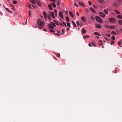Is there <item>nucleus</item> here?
I'll list each match as a JSON object with an SVG mask.
<instances>
[{
  "mask_svg": "<svg viewBox=\"0 0 122 122\" xmlns=\"http://www.w3.org/2000/svg\"><path fill=\"white\" fill-rule=\"evenodd\" d=\"M37 22L39 26V28L40 29H42L45 25L44 22L42 21V20L40 19H38Z\"/></svg>",
  "mask_w": 122,
  "mask_h": 122,
  "instance_id": "f257e3e1",
  "label": "nucleus"
},
{
  "mask_svg": "<svg viewBox=\"0 0 122 122\" xmlns=\"http://www.w3.org/2000/svg\"><path fill=\"white\" fill-rule=\"evenodd\" d=\"M43 13L44 16V18L46 20H51V18L50 15L48 14H46L45 12H44Z\"/></svg>",
  "mask_w": 122,
  "mask_h": 122,
  "instance_id": "f03ea898",
  "label": "nucleus"
},
{
  "mask_svg": "<svg viewBox=\"0 0 122 122\" xmlns=\"http://www.w3.org/2000/svg\"><path fill=\"white\" fill-rule=\"evenodd\" d=\"M56 26V25L54 23L51 22L50 24H49L48 25V27L51 29H53L54 27Z\"/></svg>",
  "mask_w": 122,
  "mask_h": 122,
  "instance_id": "7ed1b4c3",
  "label": "nucleus"
},
{
  "mask_svg": "<svg viewBox=\"0 0 122 122\" xmlns=\"http://www.w3.org/2000/svg\"><path fill=\"white\" fill-rule=\"evenodd\" d=\"M96 19L98 21L101 23L103 22L102 19L98 16H97L96 17Z\"/></svg>",
  "mask_w": 122,
  "mask_h": 122,
  "instance_id": "20e7f679",
  "label": "nucleus"
},
{
  "mask_svg": "<svg viewBox=\"0 0 122 122\" xmlns=\"http://www.w3.org/2000/svg\"><path fill=\"white\" fill-rule=\"evenodd\" d=\"M109 21L112 23H114L115 22V19L113 18L112 17L109 19Z\"/></svg>",
  "mask_w": 122,
  "mask_h": 122,
  "instance_id": "39448f33",
  "label": "nucleus"
},
{
  "mask_svg": "<svg viewBox=\"0 0 122 122\" xmlns=\"http://www.w3.org/2000/svg\"><path fill=\"white\" fill-rule=\"evenodd\" d=\"M99 14L100 16L102 17H105V15L104 13H103L101 12H99Z\"/></svg>",
  "mask_w": 122,
  "mask_h": 122,
  "instance_id": "423d86ee",
  "label": "nucleus"
},
{
  "mask_svg": "<svg viewBox=\"0 0 122 122\" xmlns=\"http://www.w3.org/2000/svg\"><path fill=\"white\" fill-rule=\"evenodd\" d=\"M51 16L53 18H55L54 13L51 12H49Z\"/></svg>",
  "mask_w": 122,
  "mask_h": 122,
  "instance_id": "0eeeda50",
  "label": "nucleus"
},
{
  "mask_svg": "<svg viewBox=\"0 0 122 122\" xmlns=\"http://www.w3.org/2000/svg\"><path fill=\"white\" fill-rule=\"evenodd\" d=\"M102 40H100L98 42V45L100 46H102L103 44L102 43Z\"/></svg>",
  "mask_w": 122,
  "mask_h": 122,
  "instance_id": "6e6552de",
  "label": "nucleus"
},
{
  "mask_svg": "<svg viewBox=\"0 0 122 122\" xmlns=\"http://www.w3.org/2000/svg\"><path fill=\"white\" fill-rule=\"evenodd\" d=\"M59 15L61 18H63V13L61 11L59 13Z\"/></svg>",
  "mask_w": 122,
  "mask_h": 122,
  "instance_id": "1a4fd4ad",
  "label": "nucleus"
},
{
  "mask_svg": "<svg viewBox=\"0 0 122 122\" xmlns=\"http://www.w3.org/2000/svg\"><path fill=\"white\" fill-rule=\"evenodd\" d=\"M36 2L37 3L38 5L40 6H41V4L40 1L38 0H36Z\"/></svg>",
  "mask_w": 122,
  "mask_h": 122,
  "instance_id": "9d476101",
  "label": "nucleus"
},
{
  "mask_svg": "<svg viewBox=\"0 0 122 122\" xmlns=\"http://www.w3.org/2000/svg\"><path fill=\"white\" fill-rule=\"evenodd\" d=\"M117 1L119 5H121L122 4V0H117Z\"/></svg>",
  "mask_w": 122,
  "mask_h": 122,
  "instance_id": "9b49d317",
  "label": "nucleus"
},
{
  "mask_svg": "<svg viewBox=\"0 0 122 122\" xmlns=\"http://www.w3.org/2000/svg\"><path fill=\"white\" fill-rule=\"evenodd\" d=\"M96 27L98 28H101V26L100 25L98 24H96Z\"/></svg>",
  "mask_w": 122,
  "mask_h": 122,
  "instance_id": "f8f14e48",
  "label": "nucleus"
},
{
  "mask_svg": "<svg viewBox=\"0 0 122 122\" xmlns=\"http://www.w3.org/2000/svg\"><path fill=\"white\" fill-rule=\"evenodd\" d=\"M90 10L92 12L95 13V11L94 9L92 8H89Z\"/></svg>",
  "mask_w": 122,
  "mask_h": 122,
  "instance_id": "ddd939ff",
  "label": "nucleus"
},
{
  "mask_svg": "<svg viewBox=\"0 0 122 122\" xmlns=\"http://www.w3.org/2000/svg\"><path fill=\"white\" fill-rule=\"evenodd\" d=\"M86 32V30L84 29V28H82V34L85 33Z\"/></svg>",
  "mask_w": 122,
  "mask_h": 122,
  "instance_id": "4468645a",
  "label": "nucleus"
},
{
  "mask_svg": "<svg viewBox=\"0 0 122 122\" xmlns=\"http://www.w3.org/2000/svg\"><path fill=\"white\" fill-rule=\"evenodd\" d=\"M122 43V41H119L118 43V45L119 46H120L121 47H122V46H121L120 44Z\"/></svg>",
  "mask_w": 122,
  "mask_h": 122,
  "instance_id": "2eb2a0df",
  "label": "nucleus"
},
{
  "mask_svg": "<svg viewBox=\"0 0 122 122\" xmlns=\"http://www.w3.org/2000/svg\"><path fill=\"white\" fill-rule=\"evenodd\" d=\"M114 11L117 14H120V12H119L118 11L116 10H115Z\"/></svg>",
  "mask_w": 122,
  "mask_h": 122,
  "instance_id": "dca6fc26",
  "label": "nucleus"
},
{
  "mask_svg": "<svg viewBox=\"0 0 122 122\" xmlns=\"http://www.w3.org/2000/svg\"><path fill=\"white\" fill-rule=\"evenodd\" d=\"M81 20L84 22H85L86 21V19L84 17H82L81 18Z\"/></svg>",
  "mask_w": 122,
  "mask_h": 122,
  "instance_id": "f3484780",
  "label": "nucleus"
},
{
  "mask_svg": "<svg viewBox=\"0 0 122 122\" xmlns=\"http://www.w3.org/2000/svg\"><path fill=\"white\" fill-rule=\"evenodd\" d=\"M30 1L33 4H35L36 2L35 0H30Z\"/></svg>",
  "mask_w": 122,
  "mask_h": 122,
  "instance_id": "a211bd4d",
  "label": "nucleus"
},
{
  "mask_svg": "<svg viewBox=\"0 0 122 122\" xmlns=\"http://www.w3.org/2000/svg\"><path fill=\"white\" fill-rule=\"evenodd\" d=\"M94 34L95 35H98L99 36H100V35L97 32H95L94 33Z\"/></svg>",
  "mask_w": 122,
  "mask_h": 122,
  "instance_id": "6ab92c4d",
  "label": "nucleus"
},
{
  "mask_svg": "<svg viewBox=\"0 0 122 122\" xmlns=\"http://www.w3.org/2000/svg\"><path fill=\"white\" fill-rule=\"evenodd\" d=\"M110 29H114L115 28V26L114 25H112L110 26Z\"/></svg>",
  "mask_w": 122,
  "mask_h": 122,
  "instance_id": "aec40b11",
  "label": "nucleus"
},
{
  "mask_svg": "<svg viewBox=\"0 0 122 122\" xmlns=\"http://www.w3.org/2000/svg\"><path fill=\"white\" fill-rule=\"evenodd\" d=\"M117 17L120 19H122V15H118L117 16Z\"/></svg>",
  "mask_w": 122,
  "mask_h": 122,
  "instance_id": "412c9836",
  "label": "nucleus"
},
{
  "mask_svg": "<svg viewBox=\"0 0 122 122\" xmlns=\"http://www.w3.org/2000/svg\"><path fill=\"white\" fill-rule=\"evenodd\" d=\"M72 23L74 25V27H76V28L77 27V26L76 24V23L74 22L73 21H72Z\"/></svg>",
  "mask_w": 122,
  "mask_h": 122,
  "instance_id": "4be33fe9",
  "label": "nucleus"
},
{
  "mask_svg": "<svg viewBox=\"0 0 122 122\" xmlns=\"http://www.w3.org/2000/svg\"><path fill=\"white\" fill-rule=\"evenodd\" d=\"M61 3V2L60 0H58L57 3V5L59 6L60 5V4Z\"/></svg>",
  "mask_w": 122,
  "mask_h": 122,
  "instance_id": "5701e85b",
  "label": "nucleus"
},
{
  "mask_svg": "<svg viewBox=\"0 0 122 122\" xmlns=\"http://www.w3.org/2000/svg\"><path fill=\"white\" fill-rule=\"evenodd\" d=\"M118 22L121 25L122 24V20H118Z\"/></svg>",
  "mask_w": 122,
  "mask_h": 122,
  "instance_id": "b1692460",
  "label": "nucleus"
},
{
  "mask_svg": "<svg viewBox=\"0 0 122 122\" xmlns=\"http://www.w3.org/2000/svg\"><path fill=\"white\" fill-rule=\"evenodd\" d=\"M51 4L52 5V6L54 7H56V5L53 2L51 3Z\"/></svg>",
  "mask_w": 122,
  "mask_h": 122,
  "instance_id": "393cba45",
  "label": "nucleus"
},
{
  "mask_svg": "<svg viewBox=\"0 0 122 122\" xmlns=\"http://www.w3.org/2000/svg\"><path fill=\"white\" fill-rule=\"evenodd\" d=\"M91 44L93 46H96V44L95 43L92 42H91Z\"/></svg>",
  "mask_w": 122,
  "mask_h": 122,
  "instance_id": "a878e982",
  "label": "nucleus"
},
{
  "mask_svg": "<svg viewBox=\"0 0 122 122\" xmlns=\"http://www.w3.org/2000/svg\"><path fill=\"white\" fill-rule=\"evenodd\" d=\"M69 14H70V15L73 18V15L72 13H71V11L69 12Z\"/></svg>",
  "mask_w": 122,
  "mask_h": 122,
  "instance_id": "bb28decb",
  "label": "nucleus"
},
{
  "mask_svg": "<svg viewBox=\"0 0 122 122\" xmlns=\"http://www.w3.org/2000/svg\"><path fill=\"white\" fill-rule=\"evenodd\" d=\"M5 10H6L7 11H8L9 12H10V13L11 12V11L10 10L7 8H6Z\"/></svg>",
  "mask_w": 122,
  "mask_h": 122,
  "instance_id": "cd10ccee",
  "label": "nucleus"
},
{
  "mask_svg": "<svg viewBox=\"0 0 122 122\" xmlns=\"http://www.w3.org/2000/svg\"><path fill=\"white\" fill-rule=\"evenodd\" d=\"M111 39L113 40H115V37L114 36H112L111 37Z\"/></svg>",
  "mask_w": 122,
  "mask_h": 122,
  "instance_id": "c85d7f7f",
  "label": "nucleus"
},
{
  "mask_svg": "<svg viewBox=\"0 0 122 122\" xmlns=\"http://www.w3.org/2000/svg\"><path fill=\"white\" fill-rule=\"evenodd\" d=\"M89 37V36L88 35L86 36H84L83 37V38H88Z\"/></svg>",
  "mask_w": 122,
  "mask_h": 122,
  "instance_id": "c756f323",
  "label": "nucleus"
},
{
  "mask_svg": "<svg viewBox=\"0 0 122 122\" xmlns=\"http://www.w3.org/2000/svg\"><path fill=\"white\" fill-rule=\"evenodd\" d=\"M48 7H49V9H50V10H52V7H51V5H49V6H48Z\"/></svg>",
  "mask_w": 122,
  "mask_h": 122,
  "instance_id": "7c9ffc66",
  "label": "nucleus"
},
{
  "mask_svg": "<svg viewBox=\"0 0 122 122\" xmlns=\"http://www.w3.org/2000/svg\"><path fill=\"white\" fill-rule=\"evenodd\" d=\"M113 4L114 6L115 7H117V4L115 2H114V3H113Z\"/></svg>",
  "mask_w": 122,
  "mask_h": 122,
  "instance_id": "2f4dec72",
  "label": "nucleus"
},
{
  "mask_svg": "<svg viewBox=\"0 0 122 122\" xmlns=\"http://www.w3.org/2000/svg\"><path fill=\"white\" fill-rule=\"evenodd\" d=\"M104 12L106 13V14H108V12L107 10L106 9H104Z\"/></svg>",
  "mask_w": 122,
  "mask_h": 122,
  "instance_id": "473e14b6",
  "label": "nucleus"
},
{
  "mask_svg": "<svg viewBox=\"0 0 122 122\" xmlns=\"http://www.w3.org/2000/svg\"><path fill=\"white\" fill-rule=\"evenodd\" d=\"M79 4L80 5H81V6H85L84 5H83V3H81V2L79 3Z\"/></svg>",
  "mask_w": 122,
  "mask_h": 122,
  "instance_id": "72a5a7b5",
  "label": "nucleus"
},
{
  "mask_svg": "<svg viewBox=\"0 0 122 122\" xmlns=\"http://www.w3.org/2000/svg\"><path fill=\"white\" fill-rule=\"evenodd\" d=\"M54 12L56 16L57 15V11L56 10H55Z\"/></svg>",
  "mask_w": 122,
  "mask_h": 122,
  "instance_id": "f704fd0d",
  "label": "nucleus"
},
{
  "mask_svg": "<svg viewBox=\"0 0 122 122\" xmlns=\"http://www.w3.org/2000/svg\"><path fill=\"white\" fill-rule=\"evenodd\" d=\"M76 23L77 24L78 26H79L80 25L79 22L77 21H76Z\"/></svg>",
  "mask_w": 122,
  "mask_h": 122,
  "instance_id": "c9c22d12",
  "label": "nucleus"
},
{
  "mask_svg": "<svg viewBox=\"0 0 122 122\" xmlns=\"http://www.w3.org/2000/svg\"><path fill=\"white\" fill-rule=\"evenodd\" d=\"M110 26H109L107 25H106V27L107 29H110Z\"/></svg>",
  "mask_w": 122,
  "mask_h": 122,
  "instance_id": "e433bc0d",
  "label": "nucleus"
},
{
  "mask_svg": "<svg viewBox=\"0 0 122 122\" xmlns=\"http://www.w3.org/2000/svg\"><path fill=\"white\" fill-rule=\"evenodd\" d=\"M56 55L57 57H59L60 56V55L58 53H57L56 54Z\"/></svg>",
  "mask_w": 122,
  "mask_h": 122,
  "instance_id": "4c0bfd02",
  "label": "nucleus"
},
{
  "mask_svg": "<svg viewBox=\"0 0 122 122\" xmlns=\"http://www.w3.org/2000/svg\"><path fill=\"white\" fill-rule=\"evenodd\" d=\"M116 33L114 31H112L111 32V34L113 35H115Z\"/></svg>",
  "mask_w": 122,
  "mask_h": 122,
  "instance_id": "58836bf2",
  "label": "nucleus"
},
{
  "mask_svg": "<svg viewBox=\"0 0 122 122\" xmlns=\"http://www.w3.org/2000/svg\"><path fill=\"white\" fill-rule=\"evenodd\" d=\"M106 36L109 37H110L111 36V35L109 34H106Z\"/></svg>",
  "mask_w": 122,
  "mask_h": 122,
  "instance_id": "ea45409f",
  "label": "nucleus"
},
{
  "mask_svg": "<svg viewBox=\"0 0 122 122\" xmlns=\"http://www.w3.org/2000/svg\"><path fill=\"white\" fill-rule=\"evenodd\" d=\"M13 3L14 4H16L17 3V1L16 0H14L13 2Z\"/></svg>",
  "mask_w": 122,
  "mask_h": 122,
  "instance_id": "a19ab883",
  "label": "nucleus"
},
{
  "mask_svg": "<svg viewBox=\"0 0 122 122\" xmlns=\"http://www.w3.org/2000/svg\"><path fill=\"white\" fill-rule=\"evenodd\" d=\"M115 42V41H112V42L111 43V45H112Z\"/></svg>",
  "mask_w": 122,
  "mask_h": 122,
  "instance_id": "79ce46f5",
  "label": "nucleus"
},
{
  "mask_svg": "<svg viewBox=\"0 0 122 122\" xmlns=\"http://www.w3.org/2000/svg\"><path fill=\"white\" fill-rule=\"evenodd\" d=\"M88 3H89V4L90 5H91L92 4V3L90 1H88Z\"/></svg>",
  "mask_w": 122,
  "mask_h": 122,
  "instance_id": "37998d69",
  "label": "nucleus"
},
{
  "mask_svg": "<svg viewBox=\"0 0 122 122\" xmlns=\"http://www.w3.org/2000/svg\"><path fill=\"white\" fill-rule=\"evenodd\" d=\"M74 5L76 6V7H78V6L76 3H74Z\"/></svg>",
  "mask_w": 122,
  "mask_h": 122,
  "instance_id": "c03bdc74",
  "label": "nucleus"
},
{
  "mask_svg": "<svg viewBox=\"0 0 122 122\" xmlns=\"http://www.w3.org/2000/svg\"><path fill=\"white\" fill-rule=\"evenodd\" d=\"M99 2L101 3L103 1V0H98Z\"/></svg>",
  "mask_w": 122,
  "mask_h": 122,
  "instance_id": "a18cd8bd",
  "label": "nucleus"
},
{
  "mask_svg": "<svg viewBox=\"0 0 122 122\" xmlns=\"http://www.w3.org/2000/svg\"><path fill=\"white\" fill-rule=\"evenodd\" d=\"M66 20L68 22L69 21V18L68 17H66Z\"/></svg>",
  "mask_w": 122,
  "mask_h": 122,
  "instance_id": "49530a36",
  "label": "nucleus"
},
{
  "mask_svg": "<svg viewBox=\"0 0 122 122\" xmlns=\"http://www.w3.org/2000/svg\"><path fill=\"white\" fill-rule=\"evenodd\" d=\"M105 38L107 40V41H108L109 40V39L107 37H105Z\"/></svg>",
  "mask_w": 122,
  "mask_h": 122,
  "instance_id": "de8ad7c7",
  "label": "nucleus"
},
{
  "mask_svg": "<svg viewBox=\"0 0 122 122\" xmlns=\"http://www.w3.org/2000/svg\"><path fill=\"white\" fill-rule=\"evenodd\" d=\"M50 31L51 32H54V30H50Z\"/></svg>",
  "mask_w": 122,
  "mask_h": 122,
  "instance_id": "09e8293b",
  "label": "nucleus"
},
{
  "mask_svg": "<svg viewBox=\"0 0 122 122\" xmlns=\"http://www.w3.org/2000/svg\"><path fill=\"white\" fill-rule=\"evenodd\" d=\"M62 32L63 33H61V35H62L64 33V30L63 29H62Z\"/></svg>",
  "mask_w": 122,
  "mask_h": 122,
  "instance_id": "8fccbe9b",
  "label": "nucleus"
},
{
  "mask_svg": "<svg viewBox=\"0 0 122 122\" xmlns=\"http://www.w3.org/2000/svg\"><path fill=\"white\" fill-rule=\"evenodd\" d=\"M63 24L65 26H66V23L64 22H63Z\"/></svg>",
  "mask_w": 122,
  "mask_h": 122,
  "instance_id": "3c124183",
  "label": "nucleus"
},
{
  "mask_svg": "<svg viewBox=\"0 0 122 122\" xmlns=\"http://www.w3.org/2000/svg\"><path fill=\"white\" fill-rule=\"evenodd\" d=\"M88 10L87 9H86L85 10V11L87 13H88Z\"/></svg>",
  "mask_w": 122,
  "mask_h": 122,
  "instance_id": "603ef678",
  "label": "nucleus"
},
{
  "mask_svg": "<svg viewBox=\"0 0 122 122\" xmlns=\"http://www.w3.org/2000/svg\"><path fill=\"white\" fill-rule=\"evenodd\" d=\"M57 25H59V24L57 22H56L55 23Z\"/></svg>",
  "mask_w": 122,
  "mask_h": 122,
  "instance_id": "864d4df0",
  "label": "nucleus"
},
{
  "mask_svg": "<svg viewBox=\"0 0 122 122\" xmlns=\"http://www.w3.org/2000/svg\"><path fill=\"white\" fill-rule=\"evenodd\" d=\"M10 6H12L13 7V8H14V7H13V5L12 4H10Z\"/></svg>",
  "mask_w": 122,
  "mask_h": 122,
  "instance_id": "5fc2aeb1",
  "label": "nucleus"
},
{
  "mask_svg": "<svg viewBox=\"0 0 122 122\" xmlns=\"http://www.w3.org/2000/svg\"><path fill=\"white\" fill-rule=\"evenodd\" d=\"M115 73H117V70H116L117 68H115Z\"/></svg>",
  "mask_w": 122,
  "mask_h": 122,
  "instance_id": "6e6d98bb",
  "label": "nucleus"
},
{
  "mask_svg": "<svg viewBox=\"0 0 122 122\" xmlns=\"http://www.w3.org/2000/svg\"><path fill=\"white\" fill-rule=\"evenodd\" d=\"M93 7L95 8H97V7L95 5H93Z\"/></svg>",
  "mask_w": 122,
  "mask_h": 122,
  "instance_id": "4d7b16f0",
  "label": "nucleus"
},
{
  "mask_svg": "<svg viewBox=\"0 0 122 122\" xmlns=\"http://www.w3.org/2000/svg\"><path fill=\"white\" fill-rule=\"evenodd\" d=\"M77 15L78 16H79V14L78 13V12H77Z\"/></svg>",
  "mask_w": 122,
  "mask_h": 122,
  "instance_id": "13d9d810",
  "label": "nucleus"
},
{
  "mask_svg": "<svg viewBox=\"0 0 122 122\" xmlns=\"http://www.w3.org/2000/svg\"><path fill=\"white\" fill-rule=\"evenodd\" d=\"M89 46H92V45L90 43H89Z\"/></svg>",
  "mask_w": 122,
  "mask_h": 122,
  "instance_id": "bf43d9fd",
  "label": "nucleus"
},
{
  "mask_svg": "<svg viewBox=\"0 0 122 122\" xmlns=\"http://www.w3.org/2000/svg\"><path fill=\"white\" fill-rule=\"evenodd\" d=\"M96 37L98 39H99V37L98 36H96Z\"/></svg>",
  "mask_w": 122,
  "mask_h": 122,
  "instance_id": "052dcab7",
  "label": "nucleus"
},
{
  "mask_svg": "<svg viewBox=\"0 0 122 122\" xmlns=\"http://www.w3.org/2000/svg\"><path fill=\"white\" fill-rule=\"evenodd\" d=\"M31 5L30 4L29 8H30V9H31Z\"/></svg>",
  "mask_w": 122,
  "mask_h": 122,
  "instance_id": "680f3d73",
  "label": "nucleus"
},
{
  "mask_svg": "<svg viewBox=\"0 0 122 122\" xmlns=\"http://www.w3.org/2000/svg\"><path fill=\"white\" fill-rule=\"evenodd\" d=\"M66 23H67V26L68 27H69V22H67Z\"/></svg>",
  "mask_w": 122,
  "mask_h": 122,
  "instance_id": "e2e57ef3",
  "label": "nucleus"
},
{
  "mask_svg": "<svg viewBox=\"0 0 122 122\" xmlns=\"http://www.w3.org/2000/svg\"><path fill=\"white\" fill-rule=\"evenodd\" d=\"M56 34V35H57L58 36H60V35L59 34Z\"/></svg>",
  "mask_w": 122,
  "mask_h": 122,
  "instance_id": "0e129e2a",
  "label": "nucleus"
},
{
  "mask_svg": "<svg viewBox=\"0 0 122 122\" xmlns=\"http://www.w3.org/2000/svg\"><path fill=\"white\" fill-rule=\"evenodd\" d=\"M50 0L52 1H53V2H54V1H55V0Z\"/></svg>",
  "mask_w": 122,
  "mask_h": 122,
  "instance_id": "69168bd1",
  "label": "nucleus"
},
{
  "mask_svg": "<svg viewBox=\"0 0 122 122\" xmlns=\"http://www.w3.org/2000/svg\"><path fill=\"white\" fill-rule=\"evenodd\" d=\"M46 30H47L46 29H44V31H46Z\"/></svg>",
  "mask_w": 122,
  "mask_h": 122,
  "instance_id": "338daca9",
  "label": "nucleus"
},
{
  "mask_svg": "<svg viewBox=\"0 0 122 122\" xmlns=\"http://www.w3.org/2000/svg\"><path fill=\"white\" fill-rule=\"evenodd\" d=\"M31 11L30 10L29 11V14H30Z\"/></svg>",
  "mask_w": 122,
  "mask_h": 122,
  "instance_id": "774afa93",
  "label": "nucleus"
}]
</instances>
